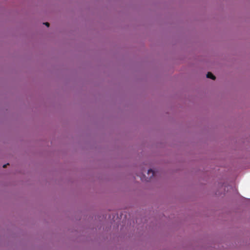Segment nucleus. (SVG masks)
Here are the masks:
<instances>
[{"label":"nucleus","instance_id":"nucleus-1","mask_svg":"<svg viewBox=\"0 0 250 250\" xmlns=\"http://www.w3.org/2000/svg\"><path fill=\"white\" fill-rule=\"evenodd\" d=\"M147 174L149 177V179H148V178H147V179L145 180L146 181H148L154 175V171L152 169H150L148 170Z\"/></svg>","mask_w":250,"mask_h":250},{"label":"nucleus","instance_id":"nucleus-2","mask_svg":"<svg viewBox=\"0 0 250 250\" xmlns=\"http://www.w3.org/2000/svg\"><path fill=\"white\" fill-rule=\"evenodd\" d=\"M207 77L208 78H210L212 80H215V76L213 75V74L211 72H208L207 74Z\"/></svg>","mask_w":250,"mask_h":250},{"label":"nucleus","instance_id":"nucleus-3","mask_svg":"<svg viewBox=\"0 0 250 250\" xmlns=\"http://www.w3.org/2000/svg\"><path fill=\"white\" fill-rule=\"evenodd\" d=\"M43 24L44 25H45L47 27H49V23L47 22H44L43 23Z\"/></svg>","mask_w":250,"mask_h":250},{"label":"nucleus","instance_id":"nucleus-4","mask_svg":"<svg viewBox=\"0 0 250 250\" xmlns=\"http://www.w3.org/2000/svg\"><path fill=\"white\" fill-rule=\"evenodd\" d=\"M7 165H9L8 163H7V164L4 165L3 166V167H4V168L6 167Z\"/></svg>","mask_w":250,"mask_h":250}]
</instances>
